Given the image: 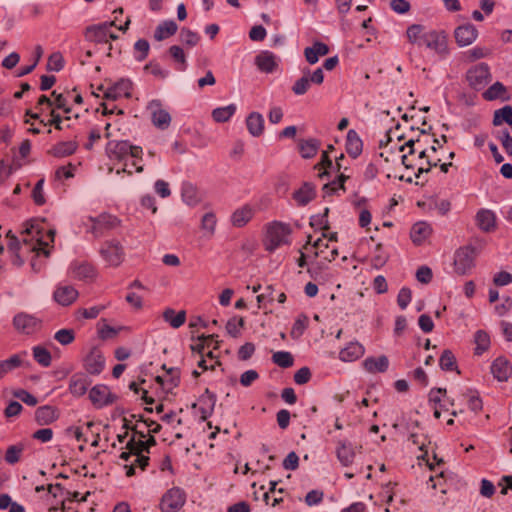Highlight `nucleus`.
I'll return each instance as SVG.
<instances>
[{
  "instance_id": "nucleus-1",
  "label": "nucleus",
  "mask_w": 512,
  "mask_h": 512,
  "mask_svg": "<svg viewBox=\"0 0 512 512\" xmlns=\"http://www.w3.org/2000/svg\"><path fill=\"white\" fill-rule=\"evenodd\" d=\"M22 244L15 237L11 231L7 233L8 249L14 253L13 263L20 266L23 259L19 255V251L26 249L27 251L35 252L36 255L43 254L46 257L49 255L48 246L54 242V231H43V228L37 222H28L21 233Z\"/></svg>"
},
{
  "instance_id": "nucleus-2",
  "label": "nucleus",
  "mask_w": 512,
  "mask_h": 512,
  "mask_svg": "<svg viewBox=\"0 0 512 512\" xmlns=\"http://www.w3.org/2000/svg\"><path fill=\"white\" fill-rule=\"evenodd\" d=\"M107 153L110 160L123 163L122 169H118L117 174H120L121 172L131 174L132 171L130 168L132 167H134L138 173L143 171V166L138 164L142 159V147L132 145L126 140L111 141L107 145Z\"/></svg>"
},
{
  "instance_id": "nucleus-3",
  "label": "nucleus",
  "mask_w": 512,
  "mask_h": 512,
  "mask_svg": "<svg viewBox=\"0 0 512 512\" xmlns=\"http://www.w3.org/2000/svg\"><path fill=\"white\" fill-rule=\"evenodd\" d=\"M291 228L282 222H273L267 226L264 239L265 249L274 252L283 245L290 244Z\"/></svg>"
},
{
  "instance_id": "nucleus-4",
  "label": "nucleus",
  "mask_w": 512,
  "mask_h": 512,
  "mask_svg": "<svg viewBox=\"0 0 512 512\" xmlns=\"http://www.w3.org/2000/svg\"><path fill=\"white\" fill-rule=\"evenodd\" d=\"M116 26L115 21L103 22L96 25H90L85 29V39L96 44H108V56H111L113 46L111 40L118 39V36L111 31Z\"/></svg>"
},
{
  "instance_id": "nucleus-5",
  "label": "nucleus",
  "mask_w": 512,
  "mask_h": 512,
  "mask_svg": "<svg viewBox=\"0 0 512 512\" xmlns=\"http://www.w3.org/2000/svg\"><path fill=\"white\" fill-rule=\"evenodd\" d=\"M186 502L184 491L178 487L169 489L161 498L162 512H178Z\"/></svg>"
},
{
  "instance_id": "nucleus-6",
  "label": "nucleus",
  "mask_w": 512,
  "mask_h": 512,
  "mask_svg": "<svg viewBox=\"0 0 512 512\" xmlns=\"http://www.w3.org/2000/svg\"><path fill=\"white\" fill-rule=\"evenodd\" d=\"M127 447L129 449L128 452H122L120 455V458L126 462L131 460L130 464H125L124 468L126 469V475L128 477H131L135 474V467L138 466L141 470H145L149 463V457L141 454L138 451H135L134 449H131V440L127 443Z\"/></svg>"
},
{
  "instance_id": "nucleus-7",
  "label": "nucleus",
  "mask_w": 512,
  "mask_h": 512,
  "mask_svg": "<svg viewBox=\"0 0 512 512\" xmlns=\"http://www.w3.org/2000/svg\"><path fill=\"white\" fill-rule=\"evenodd\" d=\"M148 111L151 114V121L155 127L165 130L171 123L169 112L163 108L160 100L154 99L148 103Z\"/></svg>"
},
{
  "instance_id": "nucleus-8",
  "label": "nucleus",
  "mask_w": 512,
  "mask_h": 512,
  "mask_svg": "<svg viewBox=\"0 0 512 512\" xmlns=\"http://www.w3.org/2000/svg\"><path fill=\"white\" fill-rule=\"evenodd\" d=\"M89 399L96 408H102L113 404L116 401V396L106 385L98 384L89 391Z\"/></svg>"
},
{
  "instance_id": "nucleus-9",
  "label": "nucleus",
  "mask_w": 512,
  "mask_h": 512,
  "mask_svg": "<svg viewBox=\"0 0 512 512\" xmlns=\"http://www.w3.org/2000/svg\"><path fill=\"white\" fill-rule=\"evenodd\" d=\"M454 266L458 274H466L474 266V249L471 247L458 249L454 256Z\"/></svg>"
},
{
  "instance_id": "nucleus-10",
  "label": "nucleus",
  "mask_w": 512,
  "mask_h": 512,
  "mask_svg": "<svg viewBox=\"0 0 512 512\" xmlns=\"http://www.w3.org/2000/svg\"><path fill=\"white\" fill-rule=\"evenodd\" d=\"M100 253L106 263L110 266H118L123 261L124 252L123 248L118 241H108L106 242Z\"/></svg>"
},
{
  "instance_id": "nucleus-11",
  "label": "nucleus",
  "mask_w": 512,
  "mask_h": 512,
  "mask_svg": "<svg viewBox=\"0 0 512 512\" xmlns=\"http://www.w3.org/2000/svg\"><path fill=\"white\" fill-rule=\"evenodd\" d=\"M357 448H361V446L357 447L347 439H338L336 441L337 459L345 467L352 465Z\"/></svg>"
},
{
  "instance_id": "nucleus-12",
  "label": "nucleus",
  "mask_w": 512,
  "mask_h": 512,
  "mask_svg": "<svg viewBox=\"0 0 512 512\" xmlns=\"http://www.w3.org/2000/svg\"><path fill=\"white\" fill-rule=\"evenodd\" d=\"M490 70L487 64L480 63L467 72V81L474 89H480L487 84Z\"/></svg>"
},
{
  "instance_id": "nucleus-13",
  "label": "nucleus",
  "mask_w": 512,
  "mask_h": 512,
  "mask_svg": "<svg viewBox=\"0 0 512 512\" xmlns=\"http://www.w3.org/2000/svg\"><path fill=\"white\" fill-rule=\"evenodd\" d=\"M422 45L434 50L437 54L443 56L448 52L446 37L443 34L431 31L425 33L422 37Z\"/></svg>"
},
{
  "instance_id": "nucleus-14",
  "label": "nucleus",
  "mask_w": 512,
  "mask_h": 512,
  "mask_svg": "<svg viewBox=\"0 0 512 512\" xmlns=\"http://www.w3.org/2000/svg\"><path fill=\"white\" fill-rule=\"evenodd\" d=\"M53 297L60 305L68 306L77 299L78 291L70 284L59 283L53 293Z\"/></svg>"
},
{
  "instance_id": "nucleus-15",
  "label": "nucleus",
  "mask_w": 512,
  "mask_h": 512,
  "mask_svg": "<svg viewBox=\"0 0 512 512\" xmlns=\"http://www.w3.org/2000/svg\"><path fill=\"white\" fill-rule=\"evenodd\" d=\"M13 324L16 330L25 334L35 332L40 326L37 318L26 313L17 314L13 319Z\"/></svg>"
},
{
  "instance_id": "nucleus-16",
  "label": "nucleus",
  "mask_w": 512,
  "mask_h": 512,
  "mask_svg": "<svg viewBox=\"0 0 512 512\" xmlns=\"http://www.w3.org/2000/svg\"><path fill=\"white\" fill-rule=\"evenodd\" d=\"M26 358L27 352L23 351L11 355L8 359L0 360V380L3 379L8 373L24 366L27 363Z\"/></svg>"
},
{
  "instance_id": "nucleus-17",
  "label": "nucleus",
  "mask_w": 512,
  "mask_h": 512,
  "mask_svg": "<svg viewBox=\"0 0 512 512\" xmlns=\"http://www.w3.org/2000/svg\"><path fill=\"white\" fill-rule=\"evenodd\" d=\"M91 384L90 378L84 373H75L69 378L68 390L75 397H81Z\"/></svg>"
},
{
  "instance_id": "nucleus-18",
  "label": "nucleus",
  "mask_w": 512,
  "mask_h": 512,
  "mask_svg": "<svg viewBox=\"0 0 512 512\" xmlns=\"http://www.w3.org/2000/svg\"><path fill=\"white\" fill-rule=\"evenodd\" d=\"M132 82L128 79H121L114 83L104 92L107 99L116 100L121 97H131Z\"/></svg>"
},
{
  "instance_id": "nucleus-19",
  "label": "nucleus",
  "mask_w": 512,
  "mask_h": 512,
  "mask_svg": "<svg viewBox=\"0 0 512 512\" xmlns=\"http://www.w3.org/2000/svg\"><path fill=\"white\" fill-rule=\"evenodd\" d=\"M478 32L474 25L467 23L455 29L454 36L460 46H468L475 41Z\"/></svg>"
},
{
  "instance_id": "nucleus-20",
  "label": "nucleus",
  "mask_w": 512,
  "mask_h": 512,
  "mask_svg": "<svg viewBox=\"0 0 512 512\" xmlns=\"http://www.w3.org/2000/svg\"><path fill=\"white\" fill-rule=\"evenodd\" d=\"M114 220L115 219L109 215H100L96 218L87 217L84 225L94 236L97 237L103 233L104 228L111 226Z\"/></svg>"
},
{
  "instance_id": "nucleus-21",
  "label": "nucleus",
  "mask_w": 512,
  "mask_h": 512,
  "mask_svg": "<svg viewBox=\"0 0 512 512\" xmlns=\"http://www.w3.org/2000/svg\"><path fill=\"white\" fill-rule=\"evenodd\" d=\"M316 196L315 186L310 182H304L301 187L294 191L293 200L299 206H305Z\"/></svg>"
},
{
  "instance_id": "nucleus-22",
  "label": "nucleus",
  "mask_w": 512,
  "mask_h": 512,
  "mask_svg": "<svg viewBox=\"0 0 512 512\" xmlns=\"http://www.w3.org/2000/svg\"><path fill=\"white\" fill-rule=\"evenodd\" d=\"M70 274L78 280H91L95 276L94 267L87 262H74L70 266Z\"/></svg>"
},
{
  "instance_id": "nucleus-23",
  "label": "nucleus",
  "mask_w": 512,
  "mask_h": 512,
  "mask_svg": "<svg viewBox=\"0 0 512 512\" xmlns=\"http://www.w3.org/2000/svg\"><path fill=\"white\" fill-rule=\"evenodd\" d=\"M491 372L498 381H507L512 373V366L507 359L499 357L493 361Z\"/></svg>"
},
{
  "instance_id": "nucleus-24",
  "label": "nucleus",
  "mask_w": 512,
  "mask_h": 512,
  "mask_svg": "<svg viewBox=\"0 0 512 512\" xmlns=\"http://www.w3.org/2000/svg\"><path fill=\"white\" fill-rule=\"evenodd\" d=\"M254 212V208L249 204L236 209L231 216L232 225L235 227L245 226L253 218Z\"/></svg>"
},
{
  "instance_id": "nucleus-25",
  "label": "nucleus",
  "mask_w": 512,
  "mask_h": 512,
  "mask_svg": "<svg viewBox=\"0 0 512 512\" xmlns=\"http://www.w3.org/2000/svg\"><path fill=\"white\" fill-rule=\"evenodd\" d=\"M364 369L369 373H384L389 367V359L385 355L368 357L363 361Z\"/></svg>"
},
{
  "instance_id": "nucleus-26",
  "label": "nucleus",
  "mask_w": 512,
  "mask_h": 512,
  "mask_svg": "<svg viewBox=\"0 0 512 512\" xmlns=\"http://www.w3.org/2000/svg\"><path fill=\"white\" fill-rule=\"evenodd\" d=\"M365 352L364 346L359 342H350L339 352V358L345 362L359 359Z\"/></svg>"
},
{
  "instance_id": "nucleus-27",
  "label": "nucleus",
  "mask_w": 512,
  "mask_h": 512,
  "mask_svg": "<svg viewBox=\"0 0 512 512\" xmlns=\"http://www.w3.org/2000/svg\"><path fill=\"white\" fill-rule=\"evenodd\" d=\"M75 141H63L52 146L48 153L56 158H63L74 154L77 150Z\"/></svg>"
},
{
  "instance_id": "nucleus-28",
  "label": "nucleus",
  "mask_w": 512,
  "mask_h": 512,
  "mask_svg": "<svg viewBox=\"0 0 512 512\" xmlns=\"http://www.w3.org/2000/svg\"><path fill=\"white\" fill-rule=\"evenodd\" d=\"M255 63L257 67L265 73L273 72L277 66L276 56L269 51H262L258 54Z\"/></svg>"
},
{
  "instance_id": "nucleus-29",
  "label": "nucleus",
  "mask_w": 512,
  "mask_h": 512,
  "mask_svg": "<svg viewBox=\"0 0 512 512\" xmlns=\"http://www.w3.org/2000/svg\"><path fill=\"white\" fill-rule=\"evenodd\" d=\"M476 220L479 228L485 232L495 229L496 216L491 210L481 209L476 215Z\"/></svg>"
},
{
  "instance_id": "nucleus-30",
  "label": "nucleus",
  "mask_w": 512,
  "mask_h": 512,
  "mask_svg": "<svg viewBox=\"0 0 512 512\" xmlns=\"http://www.w3.org/2000/svg\"><path fill=\"white\" fill-rule=\"evenodd\" d=\"M181 197L183 202L191 207L197 205L200 201V195L197 187L190 182H184L182 184Z\"/></svg>"
},
{
  "instance_id": "nucleus-31",
  "label": "nucleus",
  "mask_w": 512,
  "mask_h": 512,
  "mask_svg": "<svg viewBox=\"0 0 512 512\" xmlns=\"http://www.w3.org/2000/svg\"><path fill=\"white\" fill-rule=\"evenodd\" d=\"M363 143L355 130H349L346 139V151L353 157L357 158L362 152Z\"/></svg>"
},
{
  "instance_id": "nucleus-32",
  "label": "nucleus",
  "mask_w": 512,
  "mask_h": 512,
  "mask_svg": "<svg viewBox=\"0 0 512 512\" xmlns=\"http://www.w3.org/2000/svg\"><path fill=\"white\" fill-rule=\"evenodd\" d=\"M329 53L328 46L321 42H316L311 47L305 48L304 54L306 60L310 64H315L318 62L319 57L325 56Z\"/></svg>"
},
{
  "instance_id": "nucleus-33",
  "label": "nucleus",
  "mask_w": 512,
  "mask_h": 512,
  "mask_svg": "<svg viewBox=\"0 0 512 512\" xmlns=\"http://www.w3.org/2000/svg\"><path fill=\"white\" fill-rule=\"evenodd\" d=\"M57 411L52 406L39 407L35 412V419L40 425H48L57 419Z\"/></svg>"
},
{
  "instance_id": "nucleus-34",
  "label": "nucleus",
  "mask_w": 512,
  "mask_h": 512,
  "mask_svg": "<svg viewBox=\"0 0 512 512\" xmlns=\"http://www.w3.org/2000/svg\"><path fill=\"white\" fill-rule=\"evenodd\" d=\"M247 129L253 136H260L264 128V118L260 113L252 112L246 120Z\"/></svg>"
},
{
  "instance_id": "nucleus-35",
  "label": "nucleus",
  "mask_w": 512,
  "mask_h": 512,
  "mask_svg": "<svg viewBox=\"0 0 512 512\" xmlns=\"http://www.w3.org/2000/svg\"><path fill=\"white\" fill-rule=\"evenodd\" d=\"M431 233L430 225L426 222H417L411 229L412 241L420 245Z\"/></svg>"
},
{
  "instance_id": "nucleus-36",
  "label": "nucleus",
  "mask_w": 512,
  "mask_h": 512,
  "mask_svg": "<svg viewBox=\"0 0 512 512\" xmlns=\"http://www.w3.org/2000/svg\"><path fill=\"white\" fill-rule=\"evenodd\" d=\"M177 24L173 20H167L159 24L155 30L154 38L157 41H162L172 35H174L177 31Z\"/></svg>"
},
{
  "instance_id": "nucleus-37",
  "label": "nucleus",
  "mask_w": 512,
  "mask_h": 512,
  "mask_svg": "<svg viewBox=\"0 0 512 512\" xmlns=\"http://www.w3.org/2000/svg\"><path fill=\"white\" fill-rule=\"evenodd\" d=\"M507 89L501 82H495L491 85L484 93L483 97L485 100L492 101L498 98L503 100L508 99L506 96Z\"/></svg>"
},
{
  "instance_id": "nucleus-38",
  "label": "nucleus",
  "mask_w": 512,
  "mask_h": 512,
  "mask_svg": "<svg viewBox=\"0 0 512 512\" xmlns=\"http://www.w3.org/2000/svg\"><path fill=\"white\" fill-rule=\"evenodd\" d=\"M236 105L229 104L224 107H218L212 111L213 119L218 123L227 122L236 112Z\"/></svg>"
},
{
  "instance_id": "nucleus-39",
  "label": "nucleus",
  "mask_w": 512,
  "mask_h": 512,
  "mask_svg": "<svg viewBox=\"0 0 512 512\" xmlns=\"http://www.w3.org/2000/svg\"><path fill=\"white\" fill-rule=\"evenodd\" d=\"M212 344H213L214 349L219 348L220 341L217 340L216 335H213V334L208 335V336L202 335V336L198 337V343L192 345L191 349L193 351H196L199 354H201V356H203V351H204L205 346H210Z\"/></svg>"
},
{
  "instance_id": "nucleus-40",
  "label": "nucleus",
  "mask_w": 512,
  "mask_h": 512,
  "mask_svg": "<svg viewBox=\"0 0 512 512\" xmlns=\"http://www.w3.org/2000/svg\"><path fill=\"white\" fill-rule=\"evenodd\" d=\"M163 318L166 322H168L173 328L181 327L186 320L185 311H180L175 313L173 309H166L163 313Z\"/></svg>"
},
{
  "instance_id": "nucleus-41",
  "label": "nucleus",
  "mask_w": 512,
  "mask_h": 512,
  "mask_svg": "<svg viewBox=\"0 0 512 512\" xmlns=\"http://www.w3.org/2000/svg\"><path fill=\"white\" fill-rule=\"evenodd\" d=\"M217 219L214 213H205L201 219V229L204 232L205 237H212L215 232Z\"/></svg>"
},
{
  "instance_id": "nucleus-42",
  "label": "nucleus",
  "mask_w": 512,
  "mask_h": 512,
  "mask_svg": "<svg viewBox=\"0 0 512 512\" xmlns=\"http://www.w3.org/2000/svg\"><path fill=\"white\" fill-rule=\"evenodd\" d=\"M503 123L512 124V107L509 105L494 112L493 125L501 126Z\"/></svg>"
},
{
  "instance_id": "nucleus-43",
  "label": "nucleus",
  "mask_w": 512,
  "mask_h": 512,
  "mask_svg": "<svg viewBox=\"0 0 512 512\" xmlns=\"http://www.w3.org/2000/svg\"><path fill=\"white\" fill-rule=\"evenodd\" d=\"M169 54L176 63V69L184 71L187 68L186 55L183 49L178 45H173L169 48Z\"/></svg>"
},
{
  "instance_id": "nucleus-44",
  "label": "nucleus",
  "mask_w": 512,
  "mask_h": 512,
  "mask_svg": "<svg viewBox=\"0 0 512 512\" xmlns=\"http://www.w3.org/2000/svg\"><path fill=\"white\" fill-rule=\"evenodd\" d=\"M140 436V438H145V434L143 432H137ZM156 444V440L153 436H150L146 441L139 439L138 441H135L134 438L131 439V449L140 452L143 454V452H149V448L151 446H154Z\"/></svg>"
},
{
  "instance_id": "nucleus-45",
  "label": "nucleus",
  "mask_w": 512,
  "mask_h": 512,
  "mask_svg": "<svg viewBox=\"0 0 512 512\" xmlns=\"http://www.w3.org/2000/svg\"><path fill=\"white\" fill-rule=\"evenodd\" d=\"M299 150L303 158L309 159L316 155L318 143L316 140H304L299 144Z\"/></svg>"
},
{
  "instance_id": "nucleus-46",
  "label": "nucleus",
  "mask_w": 512,
  "mask_h": 512,
  "mask_svg": "<svg viewBox=\"0 0 512 512\" xmlns=\"http://www.w3.org/2000/svg\"><path fill=\"white\" fill-rule=\"evenodd\" d=\"M33 357L43 367H48L51 364V354L42 346L33 347Z\"/></svg>"
},
{
  "instance_id": "nucleus-47",
  "label": "nucleus",
  "mask_w": 512,
  "mask_h": 512,
  "mask_svg": "<svg viewBox=\"0 0 512 512\" xmlns=\"http://www.w3.org/2000/svg\"><path fill=\"white\" fill-rule=\"evenodd\" d=\"M475 343H476V349H475L476 354L480 355L488 349V347L490 345V337L485 331L478 330L475 333Z\"/></svg>"
},
{
  "instance_id": "nucleus-48",
  "label": "nucleus",
  "mask_w": 512,
  "mask_h": 512,
  "mask_svg": "<svg viewBox=\"0 0 512 512\" xmlns=\"http://www.w3.org/2000/svg\"><path fill=\"white\" fill-rule=\"evenodd\" d=\"M272 360L280 367L288 368L293 365V357L287 351H277L273 354Z\"/></svg>"
},
{
  "instance_id": "nucleus-49",
  "label": "nucleus",
  "mask_w": 512,
  "mask_h": 512,
  "mask_svg": "<svg viewBox=\"0 0 512 512\" xmlns=\"http://www.w3.org/2000/svg\"><path fill=\"white\" fill-rule=\"evenodd\" d=\"M149 49L150 45L148 41L145 39H139L134 44V58L139 62L143 61L147 57Z\"/></svg>"
},
{
  "instance_id": "nucleus-50",
  "label": "nucleus",
  "mask_w": 512,
  "mask_h": 512,
  "mask_svg": "<svg viewBox=\"0 0 512 512\" xmlns=\"http://www.w3.org/2000/svg\"><path fill=\"white\" fill-rule=\"evenodd\" d=\"M310 84L309 70H307L304 72L303 76L294 83L292 91L296 95H303L308 91Z\"/></svg>"
},
{
  "instance_id": "nucleus-51",
  "label": "nucleus",
  "mask_w": 512,
  "mask_h": 512,
  "mask_svg": "<svg viewBox=\"0 0 512 512\" xmlns=\"http://www.w3.org/2000/svg\"><path fill=\"white\" fill-rule=\"evenodd\" d=\"M324 499V493L321 490L313 489L309 491L306 496L304 497V502L307 506H317L320 505L323 502Z\"/></svg>"
},
{
  "instance_id": "nucleus-52",
  "label": "nucleus",
  "mask_w": 512,
  "mask_h": 512,
  "mask_svg": "<svg viewBox=\"0 0 512 512\" xmlns=\"http://www.w3.org/2000/svg\"><path fill=\"white\" fill-rule=\"evenodd\" d=\"M180 40L184 44H186L190 47H194L198 44V42L200 40V36L196 32H193L189 29L183 28L180 32Z\"/></svg>"
},
{
  "instance_id": "nucleus-53",
  "label": "nucleus",
  "mask_w": 512,
  "mask_h": 512,
  "mask_svg": "<svg viewBox=\"0 0 512 512\" xmlns=\"http://www.w3.org/2000/svg\"><path fill=\"white\" fill-rule=\"evenodd\" d=\"M346 179H347V176H345L344 174L339 175L337 179L324 185V187H323L324 193L332 194V193L338 191L339 189L344 190V183H345Z\"/></svg>"
},
{
  "instance_id": "nucleus-54",
  "label": "nucleus",
  "mask_w": 512,
  "mask_h": 512,
  "mask_svg": "<svg viewBox=\"0 0 512 512\" xmlns=\"http://www.w3.org/2000/svg\"><path fill=\"white\" fill-rule=\"evenodd\" d=\"M407 38L412 43H418L422 45L423 27L421 25H412L407 29Z\"/></svg>"
},
{
  "instance_id": "nucleus-55",
  "label": "nucleus",
  "mask_w": 512,
  "mask_h": 512,
  "mask_svg": "<svg viewBox=\"0 0 512 512\" xmlns=\"http://www.w3.org/2000/svg\"><path fill=\"white\" fill-rule=\"evenodd\" d=\"M439 365L443 370L451 371L455 366V357L451 351L445 350L439 360Z\"/></svg>"
},
{
  "instance_id": "nucleus-56",
  "label": "nucleus",
  "mask_w": 512,
  "mask_h": 512,
  "mask_svg": "<svg viewBox=\"0 0 512 512\" xmlns=\"http://www.w3.org/2000/svg\"><path fill=\"white\" fill-rule=\"evenodd\" d=\"M496 138L501 142L506 153L512 155V137L510 136L508 130L505 129L498 131Z\"/></svg>"
},
{
  "instance_id": "nucleus-57",
  "label": "nucleus",
  "mask_w": 512,
  "mask_h": 512,
  "mask_svg": "<svg viewBox=\"0 0 512 512\" xmlns=\"http://www.w3.org/2000/svg\"><path fill=\"white\" fill-rule=\"evenodd\" d=\"M43 187H44V179H40L35 184V186L32 190V198L37 205H43L46 201L45 197H44Z\"/></svg>"
},
{
  "instance_id": "nucleus-58",
  "label": "nucleus",
  "mask_w": 512,
  "mask_h": 512,
  "mask_svg": "<svg viewBox=\"0 0 512 512\" xmlns=\"http://www.w3.org/2000/svg\"><path fill=\"white\" fill-rule=\"evenodd\" d=\"M54 338L62 345H68L74 340V332L71 329H61L55 333Z\"/></svg>"
},
{
  "instance_id": "nucleus-59",
  "label": "nucleus",
  "mask_w": 512,
  "mask_h": 512,
  "mask_svg": "<svg viewBox=\"0 0 512 512\" xmlns=\"http://www.w3.org/2000/svg\"><path fill=\"white\" fill-rule=\"evenodd\" d=\"M412 299L411 290L407 287H403L400 289L397 296V303L401 309H405Z\"/></svg>"
},
{
  "instance_id": "nucleus-60",
  "label": "nucleus",
  "mask_w": 512,
  "mask_h": 512,
  "mask_svg": "<svg viewBox=\"0 0 512 512\" xmlns=\"http://www.w3.org/2000/svg\"><path fill=\"white\" fill-rule=\"evenodd\" d=\"M244 325V320L242 318L236 319L233 318L227 322L226 329L227 332L233 336L237 337L239 335L240 329Z\"/></svg>"
},
{
  "instance_id": "nucleus-61",
  "label": "nucleus",
  "mask_w": 512,
  "mask_h": 512,
  "mask_svg": "<svg viewBox=\"0 0 512 512\" xmlns=\"http://www.w3.org/2000/svg\"><path fill=\"white\" fill-rule=\"evenodd\" d=\"M390 7L397 14H406L411 8L407 0H391Z\"/></svg>"
},
{
  "instance_id": "nucleus-62",
  "label": "nucleus",
  "mask_w": 512,
  "mask_h": 512,
  "mask_svg": "<svg viewBox=\"0 0 512 512\" xmlns=\"http://www.w3.org/2000/svg\"><path fill=\"white\" fill-rule=\"evenodd\" d=\"M14 396L29 406H35L38 403L36 397L23 389L15 391Z\"/></svg>"
},
{
  "instance_id": "nucleus-63",
  "label": "nucleus",
  "mask_w": 512,
  "mask_h": 512,
  "mask_svg": "<svg viewBox=\"0 0 512 512\" xmlns=\"http://www.w3.org/2000/svg\"><path fill=\"white\" fill-rule=\"evenodd\" d=\"M22 452V448L18 446H10L5 455V460L9 464H14L19 461L20 455Z\"/></svg>"
},
{
  "instance_id": "nucleus-64",
  "label": "nucleus",
  "mask_w": 512,
  "mask_h": 512,
  "mask_svg": "<svg viewBox=\"0 0 512 512\" xmlns=\"http://www.w3.org/2000/svg\"><path fill=\"white\" fill-rule=\"evenodd\" d=\"M432 277V270L427 266H421L416 272V279L423 284H428Z\"/></svg>"
}]
</instances>
